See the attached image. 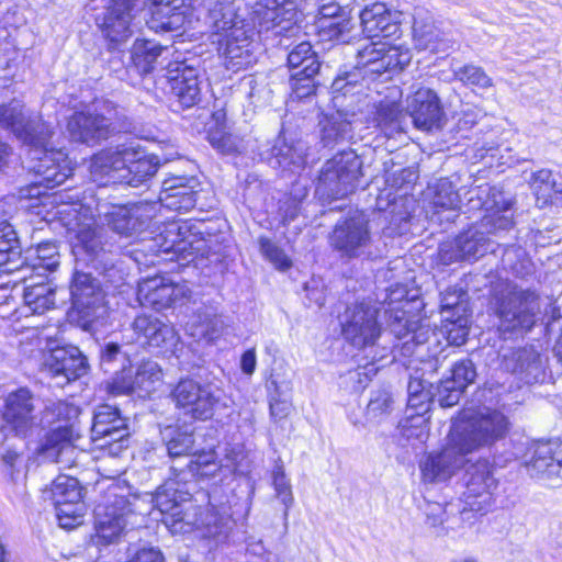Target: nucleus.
I'll list each match as a JSON object with an SVG mask.
<instances>
[{
	"instance_id": "nucleus-50",
	"label": "nucleus",
	"mask_w": 562,
	"mask_h": 562,
	"mask_svg": "<svg viewBox=\"0 0 562 562\" xmlns=\"http://www.w3.org/2000/svg\"><path fill=\"white\" fill-rule=\"evenodd\" d=\"M207 139L222 155H239L247 148V142L243 137L220 128L210 131Z\"/></svg>"
},
{
	"instance_id": "nucleus-33",
	"label": "nucleus",
	"mask_w": 562,
	"mask_h": 562,
	"mask_svg": "<svg viewBox=\"0 0 562 562\" xmlns=\"http://www.w3.org/2000/svg\"><path fill=\"white\" fill-rule=\"evenodd\" d=\"M181 503L175 510L162 517V522L172 533H188L198 529L201 507L196 505L190 494L179 496Z\"/></svg>"
},
{
	"instance_id": "nucleus-27",
	"label": "nucleus",
	"mask_w": 562,
	"mask_h": 562,
	"mask_svg": "<svg viewBox=\"0 0 562 562\" xmlns=\"http://www.w3.org/2000/svg\"><path fill=\"white\" fill-rule=\"evenodd\" d=\"M341 7L335 2L323 4L319 8L321 27L324 36L330 41L348 44L356 38L355 23L346 18Z\"/></svg>"
},
{
	"instance_id": "nucleus-7",
	"label": "nucleus",
	"mask_w": 562,
	"mask_h": 562,
	"mask_svg": "<svg viewBox=\"0 0 562 562\" xmlns=\"http://www.w3.org/2000/svg\"><path fill=\"white\" fill-rule=\"evenodd\" d=\"M116 490L111 487L94 509V533L91 540L95 546L115 543L127 525L133 524L134 506L126 496L119 495Z\"/></svg>"
},
{
	"instance_id": "nucleus-9",
	"label": "nucleus",
	"mask_w": 562,
	"mask_h": 562,
	"mask_svg": "<svg viewBox=\"0 0 562 562\" xmlns=\"http://www.w3.org/2000/svg\"><path fill=\"white\" fill-rule=\"evenodd\" d=\"M134 143L122 144L95 154L90 162V173L101 186L126 183L131 175V160L135 157Z\"/></svg>"
},
{
	"instance_id": "nucleus-37",
	"label": "nucleus",
	"mask_w": 562,
	"mask_h": 562,
	"mask_svg": "<svg viewBox=\"0 0 562 562\" xmlns=\"http://www.w3.org/2000/svg\"><path fill=\"white\" fill-rule=\"evenodd\" d=\"M374 109L372 122L386 137H393L396 134L403 133V121L406 115L400 109L397 102L381 101Z\"/></svg>"
},
{
	"instance_id": "nucleus-58",
	"label": "nucleus",
	"mask_w": 562,
	"mask_h": 562,
	"mask_svg": "<svg viewBox=\"0 0 562 562\" xmlns=\"http://www.w3.org/2000/svg\"><path fill=\"white\" fill-rule=\"evenodd\" d=\"M200 329L192 333L193 336L205 338L207 341L217 339L225 329V322L222 316L216 314H199Z\"/></svg>"
},
{
	"instance_id": "nucleus-51",
	"label": "nucleus",
	"mask_w": 562,
	"mask_h": 562,
	"mask_svg": "<svg viewBox=\"0 0 562 562\" xmlns=\"http://www.w3.org/2000/svg\"><path fill=\"white\" fill-rule=\"evenodd\" d=\"M487 251L486 239L482 234L469 236L461 235L456 239V255L449 260L477 259Z\"/></svg>"
},
{
	"instance_id": "nucleus-59",
	"label": "nucleus",
	"mask_w": 562,
	"mask_h": 562,
	"mask_svg": "<svg viewBox=\"0 0 562 562\" xmlns=\"http://www.w3.org/2000/svg\"><path fill=\"white\" fill-rule=\"evenodd\" d=\"M273 486L276 491V496L282 502L285 506L284 517L286 518L289 515V509L293 504V495L291 490V484L285 476L284 470L281 465H277L273 473Z\"/></svg>"
},
{
	"instance_id": "nucleus-28",
	"label": "nucleus",
	"mask_w": 562,
	"mask_h": 562,
	"mask_svg": "<svg viewBox=\"0 0 562 562\" xmlns=\"http://www.w3.org/2000/svg\"><path fill=\"white\" fill-rule=\"evenodd\" d=\"M256 5L255 13L262 30L280 27L281 32L296 21L297 12L292 0H260Z\"/></svg>"
},
{
	"instance_id": "nucleus-34",
	"label": "nucleus",
	"mask_w": 562,
	"mask_h": 562,
	"mask_svg": "<svg viewBox=\"0 0 562 562\" xmlns=\"http://www.w3.org/2000/svg\"><path fill=\"white\" fill-rule=\"evenodd\" d=\"M196 193L183 183V179L165 180L159 194L160 206L168 211H191L195 207Z\"/></svg>"
},
{
	"instance_id": "nucleus-26",
	"label": "nucleus",
	"mask_w": 562,
	"mask_h": 562,
	"mask_svg": "<svg viewBox=\"0 0 562 562\" xmlns=\"http://www.w3.org/2000/svg\"><path fill=\"white\" fill-rule=\"evenodd\" d=\"M252 43L244 27H236L226 35L224 64L227 70L237 72L256 63Z\"/></svg>"
},
{
	"instance_id": "nucleus-8",
	"label": "nucleus",
	"mask_w": 562,
	"mask_h": 562,
	"mask_svg": "<svg viewBox=\"0 0 562 562\" xmlns=\"http://www.w3.org/2000/svg\"><path fill=\"white\" fill-rule=\"evenodd\" d=\"M463 508L459 510L462 519H469L470 513L485 514L493 504L492 493L497 486L492 465L486 460L477 461L467 470Z\"/></svg>"
},
{
	"instance_id": "nucleus-20",
	"label": "nucleus",
	"mask_w": 562,
	"mask_h": 562,
	"mask_svg": "<svg viewBox=\"0 0 562 562\" xmlns=\"http://www.w3.org/2000/svg\"><path fill=\"white\" fill-rule=\"evenodd\" d=\"M166 239L171 245L166 251H172L179 261L192 262L196 258H207L211 251L209 241L196 233L191 232L187 223H171L166 231Z\"/></svg>"
},
{
	"instance_id": "nucleus-10",
	"label": "nucleus",
	"mask_w": 562,
	"mask_h": 562,
	"mask_svg": "<svg viewBox=\"0 0 562 562\" xmlns=\"http://www.w3.org/2000/svg\"><path fill=\"white\" fill-rule=\"evenodd\" d=\"M378 313L379 310L368 303L349 306L341 323L346 340L358 348L373 346L381 335Z\"/></svg>"
},
{
	"instance_id": "nucleus-17",
	"label": "nucleus",
	"mask_w": 562,
	"mask_h": 562,
	"mask_svg": "<svg viewBox=\"0 0 562 562\" xmlns=\"http://www.w3.org/2000/svg\"><path fill=\"white\" fill-rule=\"evenodd\" d=\"M130 329L133 333L132 341L149 347L171 350L179 341V336L173 326L154 315H138L132 322Z\"/></svg>"
},
{
	"instance_id": "nucleus-41",
	"label": "nucleus",
	"mask_w": 562,
	"mask_h": 562,
	"mask_svg": "<svg viewBox=\"0 0 562 562\" xmlns=\"http://www.w3.org/2000/svg\"><path fill=\"white\" fill-rule=\"evenodd\" d=\"M167 50L155 41L137 38L132 47V61L139 74L146 75L155 69L158 58Z\"/></svg>"
},
{
	"instance_id": "nucleus-25",
	"label": "nucleus",
	"mask_w": 562,
	"mask_h": 562,
	"mask_svg": "<svg viewBox=\"0 0 562 562\" xmlns=\"http://www.w3.org/2000/svg\"><path fill=\"white\" fill-rule=\"evenodd\" d=\"M359 16L362 32L368 38L391 37L400 31L395 14L382 2L364 7Z\"/></svg>"
},
{
	"instance_id": "nucleus-15",
	"label": "nucleus",
	"mask_w": 562,
	"mask_h": 562,
	"mask_svg": "<svg viewBox=\"0 0 562 562\" xmlns=\"http://www.w3.org/2000/svg\"><path fill=\"white\" fill-rule=\"evenodd\" d=\"M137 0H111L97 24L112 44L125 42L132 35V21Z\"/></svg>"
},
{
	"instance_id": "nucleus-1",
	"label": "nucleus",
	"mask_w": 562,
	"mask_h": 562,
	"mask_svg": "<svg viewBox=\"0 0 562 562\" xmlns=\"http://www.w3.org/2000/svg\"><path fill=\"white\" fill-rule=\"evenodd\" d=\"M0 123L12 128L15 135L29 144V169L35 176V181L9 196V204L15 202L16 211L52 206L56 200L45 190L64 183L71 175L70 162L63 150L47 149L52 136L49 126L40 117L25 114L24 108L18 102L0 106Z\"/></svg>"
},
{
	"instance_id": "nucleus-24",
	"label": "nucleus",
	"mask_w": 562,
	"mask_h": 562,
	"mask_svg": "<svg viewBox=\"0 0 562 562\" xmlns=\"http://www.w3.org/2000/svg\"><path fill=\"white\" fill-rule=\"evenodd\" d=\"M74 307L90 318L98 316L97 311L103 307V293L99 282L89 273L76 272L70 285Z\"/></svg>"
},
{
	"instance_id": "nucleus-44",
	"label": "nucleus",
	"mask_w": 562,
	"mask_h": 562,
	"mask_svg": "<svg viewBox=\"0 0 562 562\" xmlns=\"http://www.w3.org/2000/svg\"><path fill=\"white\" fill-rule=\"evenodd\" d=\"M135 157L131 160V175L127 184L138 187L147 179L151 178L158 170L159 159L154 155H147L146 151L137 144H134Z\"/></svg>"
},
{
	"instance_id": "nucleus-12",
	"label": "nucleus",
	"mask_w": 562,
	"mask_h": 562,
	"mask_svg": "<svg viewBox=\"0 0 562 562\" xmlns=\"http://www.w3.org/2000/svg\"><path fill=\"white\" fill-rule=\"evenodd\" d=\"M406 99V111L416 128L422 131L438 130L442 125L443 111L436 92L418 85Z\"/></svg>"
},
{
	"instance_id": "nucleus-53",
	"label": "nucleus",
	"mask_w": 562,
	"mask_h": 562,
	"mask_svg": "<svg viewBox=\"0 0 562 562\" xmlns=\"http://www.w3.org/2000/svg\"><path fill=\"white\" fill-rule=\"evenodd\" d=\"M164 436L167 439L166 446L169 457L178 458L191 454L194 446L192 434L169 427L166 429Z\"/></svg>"
},
{
	"instance_id": "nucleus-47",
	"label": "nucleus",
	"mask_w": 562,
	"mask_h": 562,
	"mask_svg": "<svg viewBox=\"0 0 562 562\" xmlns=\"http://www.w3.org/2000/svg\"><path fill=\"white\" fill-rule=\"evenodd\" d=\"M384 42H370L360 47L356 55V69L364 75L383 74Z\"/></svg>"
},
{
	"instance_id": "nucleus-3",
	"label": "nucleus",
	"mask_w": 562,
	"mask_h": 562,
	"mask_svg": "<svg viewBox=\"0 0 562 562\" xmlns=\"http://www.w3.org/2000/svg\"><path fill=\"white\" fill-rule=\"evenodd\" d=\"M539 312V295L530 289L507 282L495 294V313L504 331L530 329Z\"/></svg>"
},
{
	"instance_id": "nucleus-48",
	"label": "nucleus",
	"mask_w": 562,
	"mask_h": 562,
	"mask_svg": "<svg viewBox=\"0 0 562 562\" xmlns=\"http://www.w3.org/2000/svg\"><path fill=\"white\" fill-rule=\"evenodd\" d=\"M178 485L179 482L176 477L169 479L151 495V503L161 513L162 517L173 512L176 506H179L181 494H189L179 490Z\"/></svg>"
},
{
	"instance_id": "nucleus-6",
	"label": "nucleus",
	"mask_w": 562,
	"mask_h": 562,
	"mask_svg": "<svg viewBox=\"0 0 562 562\" xmlns=\"http://www.w3.org/2000/svg\"><path fill=\"white\" fill-rule=\"evenodd\" d=\"M36 397L27 387H20L10 392L3 403L2 419L0 427V445L8 434L19 438H30L43 428L41 411H36Z\"/></svg>"
},
{
	"instance_id": "nucleus-16",
	"label": "nucleus",
	"mask_w": 562,
	"mask_h": 562,
	"mask_svg": "<svg viewBox=\"0 0 562 562\" xmlns=\"http://www.w3.org/2000/svg\"><path fill=\"white\" fill-rule=\"evenodd\" d=\"M161 379L162 373L158 363L148 360L142 362L134 374L125 368L116 372L111 389L116 394L138 392L140 396H146L157 390Z\"/></svg>"
},
{
	"instance_id": "nucleus-61",
	"label": "nucleus",
	"mask_w": 562,
	"mask_h": 562,
	"mask_svg": "<svg viewBox=\"0 0 562 562\" xmlns=\"http://www.w3.org/2000/svg\"><path fill=\"white\" fill-rule=\"evenodd\" d=\"M360 71L346 72L336 77L331 83V90L335 94L334 99H338V94L347 95L359 92L363 88L362 81H359Z\"/></svg>"
},
{
	"instance_id": "nucleus-23",
	"label": "nucleus",
	"mask_w": 562,
	"mask_h": 562,
	"mask_svg": "<svg viewBox=\"0 0 562 562\" xmlns=\"http://www.w3.org/2000/svg\"><path fill=\"white\" fill-rule=\"evenodd\" d=\"M271 156L276 166L291 172L303 169L310 161L316 159L306 140L288 139L284 136H279L276 139L271 148Z\"/></svg>"
},
{
	"instance_id": "nucleus-29",
	"label": "nucleus",
	"mask_w": 562,
	"mask_h": 562,
	"mask_svg": "<svg viewBox=\"0 0 562 562\" xmlns=\"http://www.w3.org/2000/svg\"><path fill=\"white\" fill-rule=\"evenodd\" d=\"M559 178L550 169H540L531 175L529 184L538 209L559 207L562 201V183Z\"/></svg>"
},
{
	"instance_id": "nucleus-5",
	"label": "nucleus",
	"mask_w": 562,
	"mask_h": 562,
	"mask_svg": "<svg viewBox=\"0 0 562 562\" xmlns=\"http://www.w3.org/2000/svg\"><path fill=\"white\" fill-rule=\"evenodd\" d=\"M176 408L192 420H209L215 412L228 406L224 391L213 383L182 379L171 392Z\"/></svg>"
},
{
	"instance_id": "nucleus-43",
	"label": "nucleus",
	"mask_w": 562,
	"mask_h": 562,
	"mask_svg": "<svg viewBox=\"0 0 562 562\" xmlns=\"http://www.w3.org/2000/svg\"><path fill=\"white\" fill-rule=\"evenodd\" d=\"M21 260V247L16 233L7 221L0 222V267L4 271L18 269Z\"/></svg>"
},
{
	"instance_id": "nucleus-31",
	"label": "nucleus",
	"mask_w": 562,
	"mask_h": 562,
	"mask_svg": "<svg viewBox=\"0 0 562 562\" xmlns=\"http://www.w3.org/2000/svg\"><path fill=\"white\" fill-rule=\"evenodd\" d=\"M72 440V425H60L46 434L43 442L37 448V452L52 462L63 463L64 454H72L75 452Z\"/></svg>"
},
{
	"instance_id": "nucleus-42",
	"label": "nucleus",
	"mask_w": 562,
	"mask_h": 562,
	"mask_svg": "<svg viewBox=\"0 0 562 562\" xmlns=\"http://www.w3.org/2000/svg\"><path fill=\"white\" fill-rule=\"evenodd\" d=\"M425 200L434 209H442V211L460 209L459 194L456 192L452 182L446 178L439 179L427 187Z\"/></svg>"
},
{
	"instance_id": "nucleus-45",
	"label": "nucleus",
	"mask_w": 562,
	"mask_h": 562,
	"mask_svg": "<svg viewBox=\"0 0 562 562\" xmlns=\"http://www.w3.org/2000/svg\"><path fill=\"white\" fill-rule=\"evenodd\" d=\"M231 517L226 514H221L214 507H206L201 509L199 517L198 531L203 538H226L231 529Z\"/></svg>"
},
{
	"instance_id": "nucleus-60",
	"label": "nucleus",
	"mask_w": 562,
	"mask_h": 562,
	"mask_svg": "<svg viewBox=\"0 0 562 562\" xmlns=\"http://www.w3.org/2000/svg\"><path fill=\"white\" fill-rule=\"evenodd\" d=\"M262 256L279 270H288L292 266L291 259L285 252L270 239H259Z\"/></svg>"
},
{
	"instance_id": "nucleus-35",
	"label": "nucleus",
	"mask_w": 562,
	"mask_h": 562,
	"mask_svg": "<svg viewBox=\"0 0 562 562\" xmlns=\"http://www.w3.org/2000/svg\"><path fill=\"white\" fill-rule=\"evenodd\" d=\"M355 114L351 117L344 111L325 115L319 121L321 143L324 147H333L334 145L347 140L352 137V124Z\"/></svg>"
},
{
	"instance_id": "nucleus-55",
	"label": "nucleus",
	"mask_w": 562,
	"mask_h": 562,
	"mask_svg": "<svg viewBox=\"0 0 562 562\" xmlns=\"http://www.w3.org/2000/svg\"><path fill=\"white\" fill-rule=\"evenodd\" d=\"M408 392V406L416 411L417 414L426 413L429 404L434 401V395L430 390L426 389L424 381L417 378H412L407 385Z\"/></svg>"
},
{
	"instance_id": "nucleus-14",
	"label": "nucleus",
	"mask_w": 562,
	"mask_h": 562,
	"mask_svg": "<svg viewBox=\"0 0 562 562\" xmlns=\"http://www.w3.org/2000/svg\"><path fill=\"white\" fill-rule=\"evenodd\" d=\"M168 80L172 94L184 108H191L201 100L204 72L186 61L170 65Z\"/></svg>"
},
{
	"instance_id": "nucleus-32",
	"label": "nucleus",
	"mask_w": 562,
	"mask_h": 562,
	"mask_svg": "<svg viewBox=\"0 0 562 562\" xmlns=\"http://www.w3.org/2000/svg\"><path fill=\"white\" fill-rule=\"evenodd\" d=\"M561 445L552 442L537 443L532 459L527 465L530 474L549 480L562 479V458L557 457L555 451Z\"/></svg>"
},
{
	"instance_id": "nucleus-38",
	"label": "nucleus",
	"mask_w": 562,
	"mask_h": 562,
	"mask_svg": "<svg viewBox=\"0 0 562 562\" xmlns=\"http://www.w3.org/2000/svg\"><path fill=\"white\" fill-rule=\"evenodd\" d=\"M288 64L291 70V77L296 79L314 77L321 66L308 42L300 43L289 53Z\"/></svg>"
},
{
	"instance_id": "nucleus-30",
	"label": "nucleus",
	"mask_w": 562,
	"mask_h": 562,
	"mask_svg": "<svg viewBox=\"0 0 562 562\" xmlns=\"http://www.w3.org/2000/svg\"><path fill=\"white\" fill-rule=\"evenodd\" d=\"M413 38L419 50L443 53L449 47L441 32L435 26L432 18L423 10L416 11L414 15Z\"/></svg>"
},
{
	"instance_id": "nucleus-49",
	"label": "nucleus",
	"mask_w": 562,
	"mask_h": 562,
	"mask_svg": "<svg viewBox=\"0 0 562 562\" xmlns=\"http://www.w3.org/2000/svg\"><path fill=\"white\" fill-rule=\"evenodd\" d=\"M83 487L79 481L69 475L57 476L50 488V494L54 503H83L82 501Z\"/></svg>"
},
{
	"instance_id": "nucleus-18",
	"label": "nucleus",
	"mask_w": 562,
	"mask_h": 562,
	"mask_svg": "<svg viewBox=\"0 0 562 562\" xmlns=\"http://www.w3.org/2000/svg\"><path fill=\"white\" fill-rule=\"evenodd\" d=\"M59 221L65 225L70 238H74V250L97 258L103 247L98 234L94 217L91 213H61Z\"/></svg>"
},
{
	"instance_id": "nucleus-56",
	"label": "nucleus",
	"mask_w": 562,
	"mask_h": 562,
	"mask_svg": "<svg viewBox=\"0 0 562 562\" xmlns=\"http://www.w3.org/2000/svg\"><path fill=\"white\" fill-rule=\"evenodd\" d=\"M453 75L457 80L465 86L487 89L493 85L491 77L487 76L484 69L472 64L456 68Z\"/></svg>"
},
{
	"instance_id": "nucleus-19",
	"label": "nucleus",
	"mask_w": 562,
	"mask_h": 562,
	"mask_svg": "<svg viewBox=\"0 0 562 562\" xmlns=\"http://www.w3.org/2000/svg\"><path fill=\"white\" fill-rule=\"evenodd\" d=\"M67 131L72 140L97 145L108 139L113 132L111 119L103 114L87 111L75 112L68 120Z\"/></svg>"
},
{
	"instance_id": "nucleus-40",
	"label": "nucleus",
	"mask_w": 562,
	"mask_h": 562,
	"mask_svg": "<svg viewBox=\"0 0 562 562\" xmlns=\"http://www.w3.org/2000/svg\"><path fill=\"white\" fill-rule=\"evenodd\" d=\"M236 18V8L233 2L227 0H217L209 9L207 21L213 33L218 35L224 33L225 38L227 34H232L234 29L239 27V23H243L237 21ZM240 27H244V25H240Z\"/></svg>"
},
{
	"instance_id": "nucleus-11",
	"label": "nucleus",
	"mask_w": 562,
	"mask_h": 562,
	"mask_svg": "<svg viewBox=\"0 0 562 562\" xmlns=\"http://www.w3.org/2000/svg\"><path fill=\"white\" fill-rule=\"evenodd\" d=\"M329 239L331 247L341 258L351 259L361 256L371 243L368 220L362 213L340 220Z\"/></svg>"
},
{
	"instance_id": "nucleus-2",
	"label": "nucleus",
	"mask_w": 562,
	"mask_h": 562,
	"mask_svg": "<svg viewBox=\"0 0 562 562\" xmlns=\"http://www.w3.org/2000/svg\"><path fill=\"white\" fill-rule=\"evenodd\" d=\"M508 429L509 422L501 412L464 413L453 423L447 447L420 463L423 480L429 483L448 480L463 465L468 453L504 438Z\"/></svg>"
},
{
	"instance_id": "nucleus-46",
	"label": "nucleus",
	"mask_w": 562,
	"mask_h": 562,
	"mask_svg": "<svg viewBox=\"0 0 562 562\" xmlns=\"http://www.w3.org/2000/svg\"><path fill=\"white\" fill-rule=\"evenodd\" d=\"M477 201L481 205L474 204L473 196L470 199L469 211H509L514 205V196L503 188L492 187L487 191L477 192Z\"/></svg>"
},
{
	"instance_id": "nucleus-52",
	"label": "nucleus",
	"mask_w": 562,
	"mask_h": 562,
	"mask_svg": "<svg viewBox=\"0 0 562 562\" xmlns=\"http://www.w3.org/2000/svg\"><path fill=\"white\" fill-rule=\"evenodd\" d=\"M79 415V408L65 401H48L44 409L41 411V419L44 425H50L55 422H65L70 424L72 419H76Z\"/></svg>"
},
{
	"instance_id": "nucleus-63",
	"label": "nucleus",
	"mask_w": 562,
	"mask_h": 562,
	"mask_svg": "<svg viewBox=\"0 0 562 562\" xmlns=\"http://www.w3.org/2000/svg\"><path fill=\"white\" fill-rule=\"evenodd\" d=\"M476 378V371L471 360H462L454 364L452 369L451 383L456 384L459 389L465 387L473 383Z\"/></svg>"
},
{
	"instance_id": "nucleus-13",
	"label": "nucleus",
	"mask_w": 562,
	"mask_h": 562,
	"mask_svg": "<svg viewBox=\"0 0 562 562\" xmlns=\"http://www.w3.org/2000/svg\"><path fill=\"white\" fill-rule=\"evenodd\" d=\"M43 371L64 385L87 372V360L77 347H60L44 356Z\"/></svg>"
},
{
	"instance_id": "nucleus-22",
	"label": "nucleus",
	"mask_w": 562,
	"mask_h": 562,
	"mask_svg": "<svg viewBox=\"0 0 562 562\" xmlns=\"http://www.w3.org/2000/svg\"><path fill=\"white\" fill-rule=\"evenodd\" d=\"M91 432L93 441L110 438L111 441L119 442L115 453L126 448L124 446L128 435L126 420L114 406L103 404L95 408Z\"/></svg>"
},
{
	"instance_id": "nucleus-57",
	"label": "nucleus",
	"mask_w": 562,
	"mask_h": 562,
	"mask_svg": "<svg viewBox=\"0 0 562 562\" xmlns=\"http://www.w3.org/2000/svg\"><path fill=\"white\" fill-rule=\"evenodd\" d=\"M412 60L409 48L402 45H389L384 42L383 49V72L391 70H402Z\"/></svg>"
},
{
	"instance_id": "nucleus-36",
	"label": "nucleus",
	"mask_w": 562,
	"mask_h": 562,
	"mask_svg": "<svg viewBox=\"0 0 562 562\" xmlns=\"http://www.w3.org/2000/svg\"><path fill=\"white\" fill-rule=\"evenodd\" d=\"M186 21L183 0H155L151 9V29L178 30Z\"/></svg>"
},
{
	"instance_id": "nucleus-4",
	"label": "nucleus",
	"mask_w": 562,
	"mask_h": 562,
	"mask_svg": "<svg viewBox=\"0 0 562 562\" xmlns=\"http://www.w3.org/2000/svg\"><path fill=\"white\" fill-rule=\"evenodd\" d=\"M362 160L353 150L336 154L323 166L315 194L324 202L347 196L353 192L361 177Z\"/></svg>"
},
{
	"instance_id": "nucleus-54",
	"label": "nucleus",
	"mask_w": 562,
	"mask_h": 562,
	"mask_svg": "<svg viewBox=\"0 0 562 562\" xmlns=\"http://www.w3.org/2000/svg\"><path fill=\"white\" fill-rule=\"evenodd\" d=\"M56 517L61 528L72 529L83 521L86 513L85 503H54Z\"/></svg>"
},
{
	"instance_id": "nucleus-21",
	"label": "nucleus",
	"mask_w": 562,
	"mask_h": 562,
	"mask_svg": "<svg viewBox=\"0 0 562 562\" xmlns=\"http://www.w3.org/2000/svg\"><path fill=\"white\" fill-rule=\"evenodd\" d=\"M189 292L186 284L175 283L165 277H154L139 284L138 299L143 305L161 310L187 297Z\"/></svg>"
},
{
	"instance_id": "nucleus-39",
	"label": "nucleus",
	"mask_w": 562,
	"mask_h": 562,
	"mask_svg": "<svg viewBox=\"0 0 562 562\" xmlns=\"http://www.w3.org/2000/svg\"><path fill=\"white\" fill-rule=\"evenodd\" d=\"M24 302L33 314H43L55 304V289L44 281L35 282L34 278L25 279Z\"/></svg>"
},
{
	"instance_id": "nucleus-62",
	"label": "nucleus",
	"mask_w": 562,
	"mask_h": 562,
	"mask_svg": "<svg viewBox=\"0 0 562 562\" xmlns=\"http://www.w3.org/2000/svg\"><path fill=\"white\" fill-rule=\"evenodd\" d=\"M518 364L514 369L515 372L526 373V382H530L529 375L533 379L540 369L539 357L533 351L524 349L515 352Z\"/></svg>"
},
{
	"instance_id": "nucleus-64",
	"label": "nucleus",
	"mask_w": 562,
	"mask_h": 562,
	"mask_svg": "<svg viewBox=\"0 0 562 562\" xmlns=\"http://www.w3.org/2000/svg\"><path fill=\"white\" fill-rule=\"evenodd\" d=\"M36 260L34 268L45 271H53L59 265L57 247L54 244H42L36 248Z\"/></svg>"
}]
</instances>
